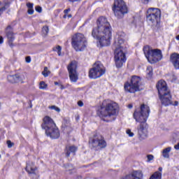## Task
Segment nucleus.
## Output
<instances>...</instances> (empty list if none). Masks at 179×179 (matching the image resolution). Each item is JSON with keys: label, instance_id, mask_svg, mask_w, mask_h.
Masks as SVG:
<instances>
[{"label": "nucleus", "instance_id": "nucleus-43", "mask_svg": "<svg viewBox=\"0 0 179 179\" xmlns=\"http://www.w3.org/2000/svg\"><path fill=\"white\" fill-rule=\"evenodd\" d=\"M3 43V37L0 36V44Z\"/></svg>", "mask_w": 179, "mask_h": 179}, {"label": "nucleus", "instance_id": "nucleus-51", "mask_svg": "<svg viewBox=\"0 0 179 179\" xmlns=\"http://www.w3.org/2000/svg\"><path fill=\"white\" fill-rule=\"evenodd\" d=\"M176 40H178V41H179V35H178V36H176Z\"/></svg>", "mask_w": 179, "mask_h": 179}, {"label": "nucleus", "instance_id": "nucleus-31", "mask_svg": "<svg viewBox=\"0 0 179 179\" xmlns=\"http://www.w3.org/2000/svg\"><path fill=\"white\" fill-rule=\"evenodd\" d=\"M7 145H8V148L10 149V148L13 146V143H12V141H7Z\"/></svg>", "mask_w": 179, "mask_h": 179}, {"label": "nucleus", "instance_id": "nucleus-22", "mask_svg": "<svg viewBox=\"0 0 179 179\" xmlns=\"http://www.w3.org/2000/svg\"><path fill=\"white\" fill-rule=\"evenodd\" d=\"M171 147H168L162 150V153L164 159H170V152H171Z\"/></svg>", "mask_w": 179, "mask_h": 179}, {"label": "nucleus", "instance_id": "nucleus-5", "mask_svg": "<svg viewBox=\"0 0 179 179\" xmlns=\"http://www.w3.org/2000/svg\"><path fill=\"white\" fill-rule=\"evenodd\" d=\"M143 52L148 62H150V64H154V62H159V61H162L163 59V54H162V50L159 49L150 50L149 46H145L143 48Z\"/></svg>", "mask_w": 179, "mask_h": 179}, {"label": "nucleus", "instance_id": "nucleus-41", "mask_svg": "<svg viewBox=\"0 0 179 179\" xmlns=\"http://www.w3.org/2000/svg\"><path fill=\"white\" fill-rule=\"evenodd\" d=\"M174 148L176 150H179V143L177 145H174Z\"/></svg>", "mask_w": 179, "mask_h": 179}, {"label": "nucleus", "instance_id": "nucleus-32", "mask_svg": "<svg viewBox=\"0 0 179 179\" xmlns=\"http://www.w3.org/2000/svg\"><path fill=\"white\" fill-rule=\"evenodd\" d=\"M35 10L36 12H38V13H41L42 8L40 6H36Z\"/></svg>", "mask_w": 179, "mask_h": 179}, {"label": "nucleus", "instance_id": "nucleus-48", "mask_svg": "<svg viewBox=\"0 0 179 179\" xmlns=\"http://www.w3.org/2000/svg\"><path fill=\"white\" fill-rule=\"evenodd\" d=\"M174 106H178V101H176L175 103H174Z\"/></svg>", "mask_w": 179, "mask_h": 179}, {"label": "nucleus", "instance_id": "nucleus-44", "mask_svg": "<svg viewBox=\"0 0 179 179\" xmlns=\"http://www.w3.org/2000/svg\"><path fill=\"white\" fill-rule=\"evenodd\" d=\"M141 2H143V3H148L149 0H141Z\"/></svg>", "mask_w": 179, "mask_h": 179}, {"label": "nucleus", "instance_id": "nucleus-37", "mask_svg": "<svg viewBox=\"0 0 179 179\" xmlns=\"http://www.w3.org/2000/svg\"><path fill=\"white\" fill-rule=\"evenodd\" d=\"M9 5H10V3L6 2L3 8H6V9H8V8H9Z\"/></svg>", "mask_w": 179, "mask_h": 179}, {"label": "nucleus", "instance_id": "nucleus-7", "mask_svg": "<svg viewBox=\"0 0 179 179\" xmlns=\"http://www.w3.org/2000/svg\"><path fill=\"white\" fill-rule=\"evenodd\" d=\"M125 92L128 93H135V92H140L141 88V77L134 76L131 77V83H126L124 85Z\"/></svg>", "mask_w": 179, "mask_h": 179}, {"label": "nucleus", "instance_id": "nucleus-4", "mask_svg": "<svg viewBox=\"0 0 179 179\" xmlns=\"http://www.w3.org/2000/svg\"><path fill=\"white\" fill-rule=\"evenodd\" d=\"M117 113L118 103L110 99H105L102 101L96 113L100 118H106L108 121H113V120H115Z\"/></svg>", "mask_w": 179, "mask_h": 179}, {"label": "nucleus", "instance_id": "nucleus-21", "mask_svg": "<svg viewBox=\"0 0 179 179\" xmlns=\"http://www.w3.org/2000/svg\"><path fill=\"white\" fill-rule=\"evenodd\" d=\"M78 150V147L75 145H70L66 147V157H69L71 156V153H75Z\"/></svg>", "mask_w": 179, "mask_h": 179}, {"label": "nucleus", "instance_id": "nucleus-30", "mask_svg": "<svg viewBox=\"0 0 179 179\" xmlns=\"http://www.w3.org/2000/svg\"><path fill=\"white\" fill-rule=\"evenodd\" d=\"M147 162H152V160H153V159H155V157L152 155H147Z\"/></svg>", "mask_w": 179, "mask_h": 179}, {"label": "nucleus", "instance_id": "nucleus-45", "mask_svg": "<svg viewBox=\"0 0 179 179\" xmlns=\"http://www.w3.org/2000/svg\"><path fill=\"white\" fill-rule=\"evenodd\" d=\"M69 2H79L81 0H69Z\"/></svg>", "mask_w": 179, "mask_h": 179}, {"label": "nucleus", "instance_id": "nucleus-17", "mask_svg": "<svg viewBox=\"0 0 179 179\" xmlns=\"http://www.w3.org/2000/svg\"><path fill=\"white\" fill-rule=\"evenodd\" d=\"M7 79L10 83H23V80L26 79V77L23 75L16 74L15 76H8Z\"/></svg>", "mask_w": 179, "mask_h": 179}, {"label": "nucleus", "instance_id": "nucleus-16", "mask_svg": "<svg viewBox=\"0 0 179 179\" xmlns=\"http://www.w3.org/2000/svg\"><path fill=\"white\" fill-rule=\"evenodd\" d=\"M156 87L158 90L159 95L163 94L164 93H168L170 92L169 87H167V83L164 80H159L157 83Z\"/></svg>", "mask_w": 179, "mask_h": 179}, {"label": "nucleus", "instance_id": "nucleus-46", "mask_svg": "<svg viewBox=\"0 0 179 179\" xmlns=\"http://www.w3.org/2000/svg\"><path fill=\"white\" fill-rule=\"evenodd\" d=\"M61 83H58V82H55V86H59Z\"/></svg>", "mask_w": 179, "mask_h": 179}, {"label": "nucleus", "instance_id": "nucleus-27", "mask_svg": "<svg viewBox=\"0 0 179 179\" xmlns=\"http://www.w3.org/2000/svg\"><path fill=\"white\" fill-rule=\"evenodd\" d=\"M48 31H49L48 27L46 26L43 27L42 33L43 36H47V34H48Z\"/></svg>", "mask_w": 179, "mask_h": 179}, {"label": "nucleus", "instance_id": "nucleus-18", "mask_svg": "<svg viewBox=\"0 0 179 179\" xmlns=\"http://www.w3.org/2000/svg\"><path fill=\"white\" fill-rule=\"evenodd\" d=\"M55 124V122L51 118L50 116H45L43 118V124H41V127L43 129L47 130L49 128H51L52 127H54Z\"/></svg>", "mask_w": 179, "mask_h": 179}, {"label": "nucleus", "instance_id": "nucleus-50", "mask_svg": "<svg viewBox=\"0 0 179 179\" xmlns=\"http://www.w3.org/2000/svg\"><path fill=\"white\" fill-rule=\"evenodd\" d=\"M66 17H67L66 14H65V15L63 16L64 19H66Z\"/></svg>", "mask_w": 179, "mask_h": 179}, {"label": "nucleus", "instance_id": "nucleus-3", "mask_svg": "<svg viewBox=\"0 0 179 179\" xmlns=\"http://www.w3.org/2000/svg\"><path fill=\"white\" fill-rule=\"evenodd\" d=\"M124 36L125 34L124 33L118 34L117 40L115 41L113 45V48L115 50V62L117 68H122L127 61V56L125 55L127 42L124 41V38H122Z\"/></svg>", "mask_w": 179, "mask_h": 179}, {"label": "nucleus", "instance_id": "nucleus-49", "mask_svg": "<svg viewBox=\"0 0 179 179\" xmlns=\"http://www.w3.org/2000/svg\"><path fill=\"white\" fill-rule=\"evenodd\" d=\"M159 171H163V168L159 167Z\"/></svg>", "mask_w": 179, "mask_h": 179}, {"label": "nucleus", "instance_id": "nucleus-12", "mask_svg": "<svg viewBox=\"0 0 179 179\" xmlns=\"http://www.w3.org/2000/svg\"><path fill=\"white\" fill-rule=\"evenodd\" d=\"M77 68L78 64L75 61L71 62L67 66L71 82L76 83L78 80V72L76 71Z\"/></svg>", "mask_w": 179, "mask_h": 179}, {"label": "nucleus", "instance_id": "nucleus-11", "mask_svg": "<svg viewBox=\"0 0 179 179\" xmlns=\"http://www.w3.org/2000/svg\"><path fill=\"white\" fill-rule=\"evenodd\" d=\"M90 143L92 148H98V149H104L106 148L107 143L101 135L96 134L90 140Z\"/></svg>", "mask_w": 179, "mask_h": 179}, {"label": "nucleus", "instance_id": "nucleus-36", "mask_svg": "<svg viewBox=\"0 0 179 179\" xmlns=\"http://www.w3.org/2000/svg\"><path fill=\"white\" fill-rule=\"evenodd\" d=\"M4 10H6V7H2L1 8H0V16H1V15H2V13H3Z\"/></svg>", "mask_w": 179, "mask_h": 179}, {"label": "nucleus", "instance_id": "nucleus-13", "mask_svg": "<svg viewBox=\"0 0 179 179\" xmlns=\"http://www.w3.org/2000/svg\"><path fill=\"white\" fill-rule=\"evenodd\" d=\"M26 171L29 174L30 177H32L33 179H37L40 177L37 167L33 162H28L27 164Z\"/></svg>", "mask_w": 179, "mask_h": 179}, {"label": "nucleus", "instance_id": "nucleus-39", "mask_svg": "<svg viewBox=\"0 0 179 179\" xmlns=\"http://www.w3.org/2000/svg\"><path fill=\"white\" fill-rule=\"evenodd\" d=\"M59 87H60V89L62 90H64V89H65V87L62 85V84H59Z\"/></svg>", "mask_w": 179, "mask_h": 179}, {"label": "nucleus", "instance_id": "nucleus-23", "mask_svg": "<svg viewBox=\"0 0 179 179\" xmlns=\"http://www.w3.org/2000/svg\"><path fill=\"white\" fill-rule=\"evenodd\" d=\"M47 87H48V85H47L45 82H44V81H41L40 82V83H39V89L41 90H45V89H47Z\"/></svg>", "mask_w": 179, "mask_h": 179}, {"label": "nucleus", "instance_id": "nucleus-47", "mask_svg": "<svg viewBox=\"0 0 179 179\" xmlns=\"http://www.w3.org/2000/svg\"><path fill=\"white\" fill-rule=\"evenodd\" d=\"M132 107H133V106H132V104H129V105H128V108H132Z\"/></svg>", "mask_w": 179, "mask_h": 179}, {"label": "nucleus", "instance_id": "nucleus-33", "mask_svg": "<svg viewBox=\"0 0 179 179\" xmlns=\"http://www.w3.org/2000/svg\"><path fill=\"white\" fill-rule=\"evenodd\" d=\"M27 6L28 9H33L34 4L31 3H27Z\"/></svg>", "mask_w": 179, "mask_h": 179}, {"label": "nucleus", "instance_id": "nucleus-28", "mask_svg": "<svg viewBox=\"0 0 179 179\" xmlns=\"http://www.w3.org/2000/svg\"><path fill=\"white\" fill-rule=\"evenodd\" d=\"M49 108L50 110H55V111H57V113H59V111H61V109H59V108H58L57 106H49Z\"/></svg>", "mask_w": 179, "mask_h": 179}, {"label": "nucleus", "instance_id": "nucleus-9", "mask_svg": "<svg viewBox=\"0 0 179 179\" xmlns=\"http://www.w3.org/2000/svg\"><path fill=\"white\" fill-rule=\"evenodd\" d=\"M162 12L159 8H149L148 10L147 22L151 26H156L160 22Z\"/></svg>", "mask_w": 179, "mask_h": 179}, {"label": "nucleus", "instance_id": "nucleus-6", "mask_svg": "<svg viewBox=\"0 0 179 179\" xmlns=\"http://www.w3.org/2000/svg\"><path fill=\"white\" fill-rule=\"evenodd\" d=\"M71 44L76 51H83L86 48L87 42L83 34L78 33L72 36Z\"/></svg>", "mask_w": 179, "mask_h": 179}, {"label": "nucleus", "instance_id": "nucleus-1", "mask_svg": "<svg viewBox=\"0 0 179 179\" xmlns=\"http://www.w3.org/2000/svg\"><path fill=\"white\" fill-rule=\"evenodd\" d=\"M92 36L99 41L101 47L110 45L111 40V25L107 18L100 17L96 21V26L93 28Z\"/></svg>", "mask_w": 179, "mask_h": 179}, {"label": "nucleus", "instance_id": "nucleus-53", "mask_svg": "<svg viewBox=\"0 0 179 179\" xmlns=\"http://www.w3.org/2000/svg\"><path fill=\"white\" fill-rule=\"evenodd\" d=\"M0 110H1V103H0Z\"/></svg>", "mask_w": 179, "mask_h": 179}, {"label": "nucleus", "instance_id": "nucleus-8", "mask_svg": "<svg viewBox=\"0 0 179 179\" xmlns=\"http://www.w3.org/2000/svg\"><path fill=\"white\" fill-rule=\"evenodd\" d=\"M112 9L115 15L117 16L118 19L124 17V15L128 13V7H127V4H125L123 0H115Z\"/></svg>", "mask_w": 179, "mask_h": 179}, {"label": "nucleus", "instance_id": "nucleus-34", "mask_svg": "<svg viewBox=\"0 0 179 179\" xmlns=\"http://www.w3.org/2000/svg\"><path fill=\"white\" fill-rule=\"evenodd\" d=\"M25 61L26 62H27V64H30V62H31V58L30 57V56H28L25 58Z\"/></svg>", "mask_w": 179, "mask_h": 179}, {"label": "nucleus", "instance_id": "nucleus-10", "mask_svg": "<svg viewBox=\"0 0 179 179\" xmlns=\"http://www.w3.org/2000/svg\"><path fill=\"white\" fill-rule=\"evenodd\" d=\"M104 73H106V68L101 62H97L90 70L89 78L90 79H97V78H101Z\"/></svg>", "mask_w": 179, "mask_h": 179}, {"label": "nucleus", "instance_id": "nucleus-14", "mask_svg": "<svg viewBox=\"0 0 179 179\" xmlns=\"http://www.w3.org/2000/svg\"><path fill=\"white\" fill-rule=\"evenodd\" d=\"M45 134L48 136H50L52 139H58L59 138V129L57 127V124L49 127L45 130Z\"/></svg>", "mask_w": 179, "mask_h": 179}, {"label": "nucleus", "instance_id": "nucleus-52", "mask_svg": "<svg viewBox=\"0 0 179 179\" xmlns=\"http://www.w3.org/2000/svg\"><path fill=\"white\" fill-rule=\"evenodd\" d=\"M69 17H71V15H68Z\"/></svg>", "mask_w": 179, "mask_h": 179}, {"label": "nucleus", "instance_id": "nucleus-15", "mask_svg": "<svg viewBox=\"0 0 179 179\" xmlns=\"http://www.w3.org/2000/svg\"><path fill=\"white\" fill-rule=\"evenodd\" d=\"M159 96V100L163 106H170V104H173L171 101V92L170 91Z\"/></svg>", "mask_w": 179, "mask_h": 179}, {"label": "nucleus", "instance_id": "nucleus-26", "mask_svg": "<svg viewBox=\"0 0 179 179\" xmlns=\"http://www.w3.org/2000/svg\"><path fill=\"white\" fill-rule=\"evenodd\" d=\"M50 72L48 71V68L45 67L43 71L42 72V74L45 78H47L50 75Z\"/></svg>", "mask_w": 179, "mask_h": 179}, {"label": "nucleus", "instance_id": "nucleus-19", "mask_svg": "<svg viewBox=\"0 0 179 179\" xmlns=\"http://www.w3.org/2000/svg\"><path fill=\"white\" fill-rule=\"evenodd\" d=\"M171 62H172L174 68L176 69H179V54L178 53H173L171 55Z\"/></svg>", "mask_w": 179, "mask_h": 179}, {"label": "nucleus", "instance_id": "nucleus-2", "mask_svg": "<svg viewBox=\"0 0 179 179\" xmlns=\"http://www.w3.org/2000/svg\"><path fill=\"white\" fill-rule=\"evenodd\" d=\"M150 114V108L145 103L140 106L136 108L133 114V117L136 122H140V126L138 128V133L139 138L141 139H145L148 137V128L145 122L149 118Z\"/></svg>", "mask_w": 179, "mask_h": 179}, {"label": "nucleus", "instance_id": "nucleus-24", "mask_svg": "<svg viewBox=\"0 0 179 179\" xmlns=\"http://www.w3.org/2000/svg\"><path fill=\"white\" fill-rule=\"evenodd\" d=\"M146 72L148 78H152V76L153 75V69L152 66L147 67Z\"/></svg>", "mask_w": 179, "mask_h": 179}, {"label": "nucleus", "instance_id": "nucleus-25", "mask_svg": "<svg viewBox=\"0 0 179 179\" xmlns=\"http://www.w3.org/2000/svg\"><path fill=\"white\" fill-rule=\"evenodd\" d=\"M62 50V48H61V46L57 45L55 48H53V51L57 52L59 57H61V51Z\"/></svg>", "mask_w": 179, "mask_h": 179}, {"label": "nucleus", "instance_id": "nucleus-35", "mask_svg": "<svg viewBox=\"0 0 179 179\" xmlns=\"http://www.w3.org/2000/svg\"><path fill=\"white\" fill-rule=\"evenodd\" d=\"M29 15H33L34 13V10L33 8H28Z\"/></svg>", "mask_w": 179, "mask_h": 179}, {"label": "nucleus", "instance_id": "nucleus-40", "mask_svg": "<svg viewBox=\"0 0 179 179\" xmlns=\"http://www.w3.org/2000/svg\"><path fill=\"white\" fill-rule=\"evenodd\" d=\"M176 79H177V76H172V82H176Z\"/></svg>", "mask_w": 179, "mask_h": 179}, {"label": "nucleus", "instance_id": "nucleus-38", "mask_svg": "<svg viewBox=\"0 0 179 179\" xmlns=\"http://www.w3.org/2000/svg\"><path fill=\"white\" fill-rule=\"evenodd\" d=\"M78 106H79V107H83V102L82 101H79L78 102Z\"/></svg>", "mask_w": 179, "mask_h": 179}, {"label": "nucleus", "instance_id": "nucleus-29", "mask_svg": "<svg viewBox=\"0 0 179 179\" xmlns=\"http://www.w3.org/2000/svg\"><path fill=\"white\" fill-rule=\"evenodd\" d=\"M126 134H127L129 136H130V138H133V136L135 135V134H134V132H132V131H131V129H129L126 131Z\"/></svg>", "mask_w": 179, "mask_h": 179}, {"label": "nucleus", "instance_id": "nucleus-20", "mask_svg": "<svg viewBox=\"0 0 179 179\" xmlns=\"http://www.w3.org/2000/svg\"><path fill=\"white\" fill-rule=\"evenodd\" d=\"M6 36L8 38V43L10 45H12V41L15 40V36H13V32L12 31V27L8 26L6 29Z\"/></svg>", "mask_w": 179, "mask_h": 179}, {"label": "nucleus", "instance_id": "nucleus-42", "mask_svg": "<svg viewBox=\"0 0 179 179\" xmlns=\"http://www.w3.org/2000/svg\"><path fill=\"white\" fill-rule=\"evenodd\" d=\"M68 12H71V9H66L64 10V13H65V15H66V13H68Z\"/></svg>", "mask_w": 179, "mask_h": 179}]
</instances>
